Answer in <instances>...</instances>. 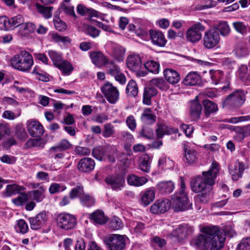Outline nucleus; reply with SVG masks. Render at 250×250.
Here are the masks:
<instances>
[{"label":"nucleus","instance_id":"63","mask_svg":"<svg viewBox=\"0 0 250 250\" xmlns=\"http://www.w3.org/2000/svg\"><path fill=\"white\" fill-rule=\"evenodd\" d=\"M0 29L3 30H11L10 20L6 16L0 17Z\"/></svg>","mask_w":250,"mask_h":250},{"label":"nucleus","instance_id":"59","mask_svg":"<svg viewBox=\"0 0 250 250\" xmlns=\"http://www.w3.org/2000/svg\"><path fill=\"white\" fill-rule=\"evenodd\" d=\"M28 199V196L25 193H21L19 196L13 199V203L17 206H21L24 203L27 202Z\"/></svg>","mask_w":250,"mask_h":250},{"label":"nucleus","instance_id":"32","mask_svg":"<svg viewBox=\"0 0 250 250\" xmlns=\"http://www.w3.org/2000/svg\"><path fill=\"white\" fill-rule=\"evenodd\" d=\"M90 218L96 224L103 225L106 223L107 218L103 211L97 210L90 215Z\"/></svg>","mask_w":250,"mask_h":250},{"label":"nucleus","instance_id":"8","mask_svg":"<svg viewBox=\"0 0 250 250\" xmlns=\"http://www.w3.org/2000/svg\"><path fill=\"white\" fill-rule=\"evenodd\" d=\"M101 91L107 101L111 104H115L119 99V92L117 87L111 83L107 82L101 88Z\"/></svg>","mask_w":250,"mask_h":250},{"label":"nucleus","instance_id":"57","mask_svg":"<svg viewBox=\"0 0 250 250\" xmlns=\"http://www.w3.org/2000/svg\"><path fill=\"white\" fill-rule=\"evenodd\" d=\"M237 76L242 80L244 81L248 78V68L246 65H241L237 71Z\"/></svg>","mask_w":250,"mask_h":250},{"label":"nucleus","instance_id":"13","mask_svg":"<svg viewBox=\"0 0 250 250\" xmlns=\"http://www.w3.org/2000/svg\"><path fill=\"white\" fill-rule=\"evenodd\" d=\"M171 202L168 199L158 200L150 207V211L154 214L164 213L170 207Z\"/></svg>","mask_w":250,"mask_h":250},{"label":"nucleus","instance_id":"27","mask_svg":"<svg viewBox=\"0 0 250 250\" xmlns=\"http://www.w3.org/2000/svg\"><path fill=\"white\" fill-rule=\"evenodd\" d=\"M90 57L92 62L97 66L105 65L108 61L101 52H92L90 53Z\"/></svg>","mask_w":250,"mask_h":250},{"label":"nucleus","instance_id":"4","mask_svg":"<svg viewBox=\"0 0 250 250\" xmlns=\"http://www.w3.org/2000/svg\"><path fill=\"white\" fill-rule=\"evenodd\" d=\"M34 63L32 56L26 51H22L11 60V64L14 68L23 72L31 69Z\"/></svg>","mask_w":250,"mask_h":250},{"label":"nucleus","instance_id":"24","mask_svg":"<svg viewBox=\"0 0 250 250\" xmlns=\"http://www.w3.org/2000/svg\"><path fill=\"white\" fill-rule=\"evenodd\" d=\"M202 109L201 105L198 101L195 100L191 102L190 114L193 120H197L199 119Z\"/></svg>","mask_w":250,"mask_h":250},{"label":"nucleus","instance_id":"41","mask_svg":"<svg viewBox=\"0 0 250 250\" xmlns=\"http://www.w3.org/2000/svg\"><path fill=\"white\" fill-rule=\"evenodd\" d=\"M80 202L81 205L84 207L89 208L93 206L95 204V200L94 198L87 193H84L79 198Z\"/></svg>","mask_w":250,"mask_h":250},{"label":"nucleus","instance_id":"33","mask_svg":"<svg viewBox=\"0 0 250 250\" xmlns=\"http://www.w3.org/2000/svg\"><path fill=\"white\" fill-rule=\"evenodd\" d=\"M35 6L38 12L41 14L44 18L48 19L52 17V11L54 9L53 6H45L44 5L38 3H36Z\"/></svg>","mask_w":250,"mask_h":250},{"label":"nucleus","instance_id":"35","mask_svg":"<svg viewBox=\"0 0 250 250\" xmlns=\"http://www.w3.org/2000/svg\"><path fill=\"white\" fill-rule=\"evenodd\" d=\"M98 146L95 147L92 151V155L96 159L100 160H104L106 158V154L108 152L107 146Z\"/></svg>","mask_w":250,"mask_h":250},{"label":"nucleus","instance_id":"62","mask_svg":"<svg viewBox=\"0 0 250 250\" xmlns=\"http://www.w3.org/2000/svg\"><path fill=\"white\" fill-rule=\"evenodd\" d=\"M17 231L24 234L28 230V227L27 223L23 219L19 220L17 223Z\"/></svg>","mask_w":250,"mask_h":250},{"label":"nucleus","instance_id":"25","mask_svg":"<svg viewBox=\"0 0 250 250\" xmlns=\"http://www.w3.org/2000/svg\"><path fill=\"white\" fill-rule=\"evenodd\" d=\"M77 12L82 16L88 15L90 17H98L99 12L90 8H88L82 4H79L77 6Z\"/></svg>","mask_w":250,"mask_h":250},{"label":"nucleus","instance_id":"14","mask_svg":"<svg viewBox=\"0 0 250 250\" xmlns=\"http://www.w3.org/2000/svg\"><path fill=\"white\" fill-rule=\"evenodd\" d=\"M31 228L37 230L44 225L47 220V215L45 212H41L35 217L29 218Z\"/></svg>","mask_w":250,"mask_h":250},{"label":"nucleus","instance_id":"51","mask_svg":"<svg viewBox=\"0 0 250 250\" xmlns=\"http://www.w3.org/2000/svg\"><path fill=\"white\" fill-rule=\"evenodd\" d=\"M115 133L114 126L110 123L104 125V130L102 133L103 136L104 138L113 137Z\"/></svg>","mask_w":250,"mask_h":250},{"label":"nucleus","instance_id":"36","mask_svg":"<svg viewBox=\"0 0 250 250\" xmlns=\"http://www.w3.org/2000/svg\"><path fill=\"white\" fill-rule=\"evenodd\" d=\"M156 188L161 193H169L173 191L174 185L171 181H162L157 184Z\"/></svg>","mask_w":250,"mask_h":250},{"label":"nucleus","instance_id":"37","mask_svg":"<svg viewBox=\"0 0 250 250\" xmlns=\"http://www.w3.org/2000/svg\"><path fill=\"white\" fill-rule=\"evenodd\" d=\"M35 25L30 22L23 23L20 26L19 32L21 36H27L29 34L34 32L36 30Z\"/></svg>","mask_w":250,"mask_h":250},{"label":"nucleus","instance_id":"53","mask_svg":"<svg viewBox=\"0 0 250 250\" xmlns=\"http://www.w3.org/2000/svg\"><path fill=\"white\" fill-rule=\"evenodd\" d=\"M209 75L212 81V83L214 84L219 83L220 81L222 79L223 74L222 71L220 70H213L209 71Z\"/></svg>","mask_w":250,"mask_h":250},{"label":"nucleus","instance_id":"34","mask_svg":"<svg viewBox=\"0 0 250 250\" xmlns=\"http://www.w3.org/2000/svg\"><path fill=\"white\" fill-rule=\"evenodd\" d=\"M186 85H195L200 83V76L195 72L189 73L183 81Z\"/></svg>","mask_w":250,"mask_h":250},{"label":"nucleus","instance_id":"1","mask_svg":"<svg viewBox=\"0 0 250 250\" xmlns=\"http://www.w3.org/2000/svg\"><path fill=\"white\" fill-rule=\"evenodd\" d=\"M219 170V165L215 162H212L208 171H203L202 176L199 175L192 180V190L194 192H200L214 185Z\"/></svg>","mask_w":250,"mask_h":250},{"label":"nucleus","instance_id":"50","mask_svg":"<svg viewBox=\"0 0 250 250\" xmlns=\"http://www.w3.org/2000/svg\"><path fill=\"white\" fill-rule=\"evenodd\" d=\"M150 82L152 85L162 90H165L168 88L167 83L162 78H155L152 79Z\"/></svg>","mask_w":250,"mask_h":250},{"label":"nucleus","instance_id":"9","mask_svg":"<svg viewBox=\"0 0 250 250\" xmlns=\"http://www.w3.org/2000/svg\"><path fill=\"white\" fill-rule=\"evenodd\" d=\"M246 93L244 90L238 89L228 96L225 102L229 105L235 107L242 105L246 101Z\"/></svg>","mask_w":250,"mask_h":250},{"label":"nucleus","instance_id":"52","mask_svg":"<svg viewBox=\"0 0 250 250\" xmlns=\"http://www.w3.org/2000/svg\"><path fill=\"white\" fill-rule=\"evenodd\" d=\"M109 225V227L114 230L121 229L124 226L122 220L116 216H113L111 218Z\"/></svg>","mask_w":250,"mask_h":250},{"label":"nucleus","instance_id":"61","mask_svg":"<svg viewBox=\"0 0 250 250\" xmlns=\"http://www.w3.org/2000/svg\"><path fill=\"white\" fill-rule=\"evenodd\" d=\"M237 250H250V237L243 239L237 247Z\"/></svg>","mask_w":250,"mask_h":250},{"label":"nucleus","instance_id":"56","mask_svg":"<svg viewBox=\"0 0 250 250\" xmlns=\"http://www.w3.org/2000/svg\"><path fill=\"white\" fill-rule=\"evenodd\" d=\"M234 28L238 33L243 35L247 32V25L241 21L234 22L232 24Z\"/></svg>","mask_w":250,"mask_h":250},{"label":"nucleus","instance_id":"28","mask_svg":"<svg viewBox=\"0 0 250 250\" xmlns=\"http://www.w3.org/2000/svg\"><path fill=\"white\" fill-rule=\"evenodd\" d=\"M157 93V90L152 87H146L144 88L143 103L144 104L149 105L151 104V98Z\"/></svg>","mask_w":250,"mask_h":250},{"label":"nucleus","instance_id":"46","mask_svg":"<svg viewBox=\"0 0 250 250\" xmlns=\"http://www.w3.org/2000/svg\"><path fill=\"white\" fill-rule=\"evenodd\" d=\"M104 65L108 74L112 76H115L121 72L119 67L112 61H108Z\"/></svg>","mask_w":250,"mask_h":250},{"label":"nucleus","instance_id":"40","mask_svg":"<svg viewBox=\"0 0 250 250\" xmlns=\"http://www.w3.org/2000/svg\"><path fill=\"white\" fill-rule=\"evenodd\" d=\"M24 188L22 186H20L17 184L8 185L3 194L5 197L11 196L13 194L19 193L23 190Z\"/></svg>","mask_w":250,"mask_h":250},{"label":"nucleus","instance_id":"6","mask_svg":"<svg viewBox=\"0 0 250 250\" xmlns=\"http://www.w3.org/2000/svg\"><path fill=\"white\" fill-rule=\"evenodd\" d=\"M104 242L108 250H124L126 246L125 236L120 234H110Z\"/></svg>","mask_w":250,"mask_h":250},{"label":"nucleus","instance_id":"12","mask_svg":"<svg viewBox=\"0 0 250 250\" xmlns=\"http://www.w3.org/2000/svg\"><path fill=\"white\" fill-rule=\"evenodd\" d=\"M27 128L30 135L34 138H40L44 133L43 126L37 121H28Z\"/></svg>","mask_w":250,"mask_h":250},{"label":"nucleus","instance_id":"48","mask_svg":"<svg viewBox=\"0 0 250 250\" xmlns=\"http://www.w3.org/2000/svg\"><path fill=\"white\" fill-rule=\"evenodd\" d=\"M10 20V25L11 26V30L17 27H19L23 24L24 20V18L21 15H18L15 17L11 18Z\"/></svg>","mask_w":250,"mask_h":250},{"label":"nucleus","instance_id":"15","mask_svg":"<svg viewBox=\"0 0 250 250\" xmlns=\"http://www.w3.org/2000/svg\"><path fill=\"white\" fill-rule=\"evenodd\" d=\"M95 166L94 160L89 157L81 159L78 163V169L80 171L88 173L92 171Z\"/></svg>","mask_w":250,"mask_h":250},{"label":"nucleus","instance_id":"31","mask_svg":"<svg viewBox=\"0 0 250 250\" xmlns=\"http://www.w3.org/2000/svg\"><path fill=\"white\" fill-rule=\"evenodd\" d=\"M127 181L129 185L140 187L145 184L148 179L146 177H139L132 174L128 176Z\"/></svg>","mask_w":250,"mask_h":250},{"label":"nucleus","instance_id":"18","mask_svg":"<svg viewBox=\"0 0 250 250\" xmlns=\"http://www.w3.org/2000/svg\"><path fill=\"white\" fill-rule=\"evenodd\" d=\"M140 119L144 124L150 125L156 122V116L150 108H145L141 114Z\"/></svg>","mask_w":250,"mask_h":250},{"label":"nucleus","instance_id":"60","mask_svg":"<svg viewBox=\"0 0 250 250\" xmlns=\"http://www.w3.org/2000/svg\"><path fill=\"white\" fill-rule=\"evenodd\" d=\"M48 54L49 57L53 61L55 66L62 60L61 55L55 51L48 50Z\"/></svg>","mask_w":250,"mask_h":250},{"label":"nucleus","instance_id":"47","mask_svg":"<svg viewBox=\"0 0 250 250\" xmlns=\"http://www.w3.org/2000/svg\"><path fill=\"white\" fill-rule=\"evenodd\" d=\"M84 194L83 186L81 184H78L75 188L71 189L69 193V196L70 199H73L78 197H80Z\"/></svg>","mask_w":250,"mask_h":250},{"label":"nucleus","instance_id":"11","mask_svg":"<svg viewBox=\"0 0 250 250\" xmlns=\"http://www.w3.org/2000/svg\"><path fill=\"white\" fill-rule=\"evenodd\" d=\"M105 181L114 190H120L124 187L125 177L123 174H117L108 176Z\"/></svg>","mask_w":250,"mask_h":250},{"label":"nucleus","instance_id":"58","mask_svg":"<svg viewBox=\"0 0 250 250\" xmlns=\"http://www.w3.org/2000/svg\"><path fill=\"white\" fill-rule=\"evenodd\" d=\"M125 52V49L121 46H116L113 49L114 56L119 61L123 60Z\"/></svg>","mask_w":250,"mask_h":250},{"label":"nucleus","instance_id":"64","mask_svg":"<svg viewBox=\"0 0 250 250\" xmlns=\"http://www.w3.org/2000/svg\"><path fill=\"white\" fill-rule=\"evenodd\" d=\"M120 138L125 144H130L133 141V136L129 132L122 131L121 132Z\"/></svg>","mask_w":250,"mask_h":250},{"label":"nucleus","instance_id":"55","mask_svg":"<svg viewBox=\"0 0 250 250\" xmlns=\"http://www.w3.org/2000/svg\"><path fill=\"white\" fill-rule=\"evenodd\" d=\"M108 152L106 154V158L108 161L114 163L115 162V157L117 153V150L115 146H107Z\"/></svg>","mask_w":250,"mask_h":250},{"label":"nucleus","instance_id":"23","mask_svg":"<svg viewBox=\"0 0 250 250\" xmlns=\"http://www.w3.org/2000/svg\"><path fill=\"white\" fill-rule=\"evenodd\" d=\"M245 170V165L242 163H238L236 165L229 167V171L233 181H237L242 177Z\"/></svg>","mask_w":250,"mask_h":250},{"label":"nucleus","instance_id":"45","mask_svg":"<svg viewBox=\"0 0 250 250\" xmlns=\"http://www.w3.org/2000/svg\"><path fill=\"white\" fill-rule=\"evenodd\" d=\"M126 93L131 97H136L138 93V85L135 81L130 80L126 87Z\"/></svg>","mask_w":250,"mask_h":250},{"label":"nucleus","instance_id":"26","mask_svg":"<svg viewBox=\"0 0 250 250\" xmlns=\"http://www.w3.org/2000/svg\"><path fill=\"white\" fill-rule=\"evenodd\" d=\"M236 132V137L241 141L250 136V124L243 126H236L234 128Z\"/></svg>","mask_w":250,"mask_h":250},{"label":"nucleus","instance_id":"3","mask_svg":"<svg viewBox=\"0 0 250 250\" xmlns=\"http://www.w3.org/2000/svg\"><path fill=\"white\" fill-rule=\"evenodd\" d=\"M185 184L184 178H180V189L172 196L171 204L175 211L179 212L189 209L192 204L188 201L187 194L185 191Z\"/></svg>","mask_w":250,"mask_h":250},{"label":"nucleus","instance_id":"38","mask_svg":"<svg viewBox=\"0 0 250 250\" xmlns=\"http://www.w3.org/2000/svg\"><path fill=\"white\" fill-rule=\"evenodd\" d=\"M45 189L43 187H40L38 189L31 191L28 192L30 197L32 199L37 202L42 201L45 197Z\"/></svg>","mask_w":250,"mask_h":250},{"label":"nucleus","instance_id":"5","mask_svg":"<svg viewBox=\"0 0 250 250\" xmlns=\"http://www.w3.org/2000/svg\"><path fill=\"white\" fill-rule=\"evenodd\" d=\"M56 221L57 227L64 230L73 229L77 225L76 217L68 213H62L58 214Z\"/></svg>","mask_w":250,"mask_h":250},{"label":"nucleus","instance_id":"54","mask_svg":"<svg viewBox=\"0 0 250 250\" xmlns=\"http://www.w3.org/2000/svg\"><path fill=\"white\" fill-rule=\"evenodd\" d=\"M150 158L146 155L144 157L139 164L140 168L144 172L148 173L150 170Z\"/></svg>","mask_w":250,"mask_h":250},{"label":"nucleus","instance_id":"20","mask_svg":"<svg viewBox=\"0 0 250 250\" xmlns=\"http://www.w3.org/2000/svg\"><path fill=\"white\" fill-rule=\"evenodd\" d=\"M184 158L185 161L188 164H192L197 160V153L186 144L183 145Z\"/></svg>","mask_w":250,"mask_h":250},{"label":"nucleus","instance_id":"43","mask_svg":"<svg viewBox=\"0 0 250 250\" xmlns=\"http://www.w3.org/2000/svg\"><path fill=\"white\" fill-rule=\"evenodd\" d=\"M235 54L238 58H244L248 56L250 52V49L248 46L245 44H238L234 50Z\"/></svg>","mask_w":250,"mask_h":250},{"label":"nucleus","instance_id":"21","mask_svg":"<svg viewBox=\"0 0 250 250\" xmlns=\"http://www.w3.org/2000/svg\"><path fill=\"white\" fill-rule=\"evenodd\" d=\"M193 242L196 246L203 250H207L211 247V239L204 234L200 235Z\"/></svg>","mask_w":250,"mask_h":250},{"label":"nucleus","instance_id":"29","mask_svg":"<svg viewBox=\"0 0 250 250\" xmlns=\"http://www.w3.org/2000/svg\"><path fill=\"white\" fill-rule=\"evenodd\" d=\"M190 230L187 226L180 225L172 232V235L177 238L178 241L185 239L188 235Z\"/></svg>","mask_w":250,"mask_h":250},{"label":"nucleus","instance_id":"10","mask_svg":"<svg viewBox=\"0 0 250 250\" xmlns=\"http://www.w3.org/2000/svg\"><path fill=\"white\" fill-rule=\"evenodd\" d=\"M205 29V27L200 22H197L189 28L186 32V37L188 41L192 42H196L202 38L201 31Z\"/></svg>","mask_w":250,"mask_h":250},{"label":"nucleus","instance_id":"16","mask_svg":"<svg viewBox=\"0 0 250 250\" xmlns=\"http://www.w3.org/2000/svg\"><path fill=\"white\" fill-rule=\"evenodd\" d=\"M126 65L129 69L138 73L142 66L140 56L137 54L128 56L126 60Z\"/></svg>","mask_w":250,"mask_h":250},{"label":"nucleus","instance_id":"2","mask_svg":"<svg viewBox=\"0 0 250 250\" xmlns=\"http://www.w3.org/2000/svg\"><path fill=\"white\" fill-rule=\"evenodd\" d=\"M202 231L211 239L210 250H220L224 246L226 235L232 237L236 234L232 228L227 227L222 230H219L216 226L208 227L203 228Z\"/></svg>","mask_w":250,"mask_h":250},{"label":"nucleus","instance_id":"17","mask_svg":"<svg viewBox=\"0 0 250 250\" xmlns=\"http://www.w3.org/2000/svg\"><path fill=\"white\" fill-rule=\"evenodd\" d=\"M149 35L153 44L159 47L165 46L167 43V40L162 32L151 29L149 30Z\"/></svg>","mask_w":250,"mask_h":250},{"label":"nucleus","instance_id":"19","mask_svg":"<svg viewBox=\"0 0 250 250\" xmlns=\"http://www.w3.org/2000/svg\"><path fill=\"white\" fill-rule=\"evenodd\" d=\"M163 73L166 81L171 84L178 83L180 80L178 72L172 69L166 68L164 70Z\"/></svg>","mask_w":250,"mask_h":250},{"label":"nucleus","instance_id":"39","mask_svg":"<svg viewBox=\"0 0 250 250\" xmlns=\"http://www.w3.org/2000/svg\"><path fill=\"white\" fill-rule=\"evenodd\" d=\"M212 29L216 30L224 37L227 36L230 32V28L227 21H222L214 25Z\"/></svg>","mask_w":250,"mask_h":250},{"label":"nucleus","instance_id":"7","mask_svg":"<svg viewBox=\"0 0 250 250\" xmlns=\"http://www.w3.org/2000/svg\"><path fill=\"white\" fill-rule=\"evenodd\" d=\"M220 37L219 32L216 29L207 30L203 37V45L207 49H212L219 42Z\"/></svg>","mask_w":250,"mask_h":250},{"label":"nucleus","instance_id":"44","mask_svg":"<svg viewBox=\"0 0 250 250\" xmlns=\"http://www.w3.org/2000/svg\"><path fill=\"white\" fill-rule=\"evenodd\" d=\"M155 198V192L153 189H149L146 191L142 197V203L145 206H147L152 202Z\"/></svg>","mask_w":250,"mask_h":250},{"label":"nucleus","instance_id":"49","mask_svg":"<svg viewBox=\"0 0 250 250\" xmlns=\"http://www.w3.org/2000/svg\"><path fill=\"white\" fill-rule=\"evenodd\" d=\"M145 68L149 72L158 74L160 70V64L154 61H150L145 63Z\"/></svg>","mask_w":250,"mask_h":250},{"label":"nucleus","instance_id":"22","mask_svg":"<svg viewBox=\"0 0 250 250\" xmlns=\"http://www.w3.org/2000/svg\"><path fill=\"white\" fill-rule=\"evenodd\" d=\"M177 129L170 128L163 123H158L156 125V133L158 139L162 138L165 135L176 133Z\"/></svg>","mask_w":250,"mask_h":250},{"label":"nucleus","instance_id":"42","mask_svg":"<svg viewBox=\"0 0 250 250\" xmlns=\"http://www.w3.org/2000/svg\"><path fill=\"white\" fill-rule=\"evenodd\" d=\"M55 66L66 75H69L73 70L72 64L68 61L64 60L61 61Z\"/></svg>","mask_w":250,"mask_h":250},{"label":"nucleus","instance_id":"30","mask_svg":"<svg viewBox=\"0 0 250 250\" xmlns=\"http://www.w3.org/2000/svg\"><path fill=\"white\" fill-rule=\"evenodd\" d=\"M203 104L205 108V115L206 117H209L211 114L218 111L217 105L209 100H204Z\"/></svg>","mask_w":250,"mask_h":250}]
</instances>
